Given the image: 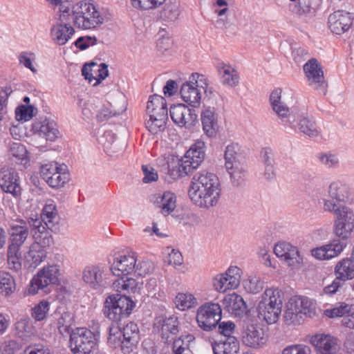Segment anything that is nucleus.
Here are the masks:
<instances>
[{
  "label": "nucleus",
  "instance_id": "45",
  "mask_svg": "<svg viewBox=\"0 0 354 354\" xmlns=\"http://www.w3.org/2000/svg\"><path fill=\"white\" fill-rule=\"evenodd\" d=\"M257 309L259 317L263 319L268 324H272L278 320L282 308L265 306L258 307Z\"/></svg>",
  "mask_w": 354,
  "mask_h": 354
},
{
  "label": "nucleus",
  "instance_id": "41",
  "mask_svg": "<svg viewBox=\"0 0 354 354\" xmlns=\"http://www.w3.org/2000/svg\"><path fill=\"white\" fill-rule=\"evenodd\" d=\"M147 114H167V107L165 99L159 95L150 97L147 104Z\"/></svg>",
  "mask_w": 354,
  "mask_h": 354
},
{
  "label": "nucleus",
  "instance_id": "37",
  "mask_svg": "<svg viewBox=\"0 0 354 354\" xmlns=\"http://www.w3.org/2000/svg\"><path fill=\"white\" fill-rule=\"evenodd\" d=\"M218 71L221 75V82L223 84L235 86L238 84L239 77L237 71L230 65L220 64L218 66Z\"/></svg>",
  "mask_w": 354,
  "mask_h": 354
},
{
  "label": "nucleus",
  "instance_id": "44",
  "mask_svg": "<svg viewBox=\"0 0 354 354\" xmlns=\"http://www.w3.org/2000/svg\"><path fill=\"white\" fill-rule=\"evenodd\" d=\"M15 288L16 284L13 277L7 272L0 271V295L9 296Z\"/></svg>",
  "mask_w": 354,
  "mask_h": 354
},
{
  "label": "nucleus",
  "instance_id": "12",
  "mask_svg": "<svg viewBox=\"0 0 354 354\" xmlns=\"http://www.w3.org/2000/svg\"><path fill=\"white\" fill-rule=\"evenodd\" d=\"M222 310L218 304L206 303L198 308L196 315L197 323L204 330L216 328L221 319Z\"/></svg>",
  "mask_w": 354,
  "mask_h": 354
},
{
  "label": "nucleus",
  "instance_id": "33",
  "mask_svg": "<svg viewBox=\"0 0 354 354\" xmlns=\"http://www.w3.org/2000/svg\"><path fill=\"white\" fill-rule=\"evenodd\" d=\"M41 216L48 229L53 231L55 224L58 223L59 215L56 203L53 200H48L43 207Z\"/></svg>",
  "mask_w": 354,
  "mask_h": 354
},
{
  "label": "nucleus",
  "instance_id": "49",
  "mask_svg": "<svg viewBox=\"0 0 354 354\" xmlns=\"http://www.w3.org/2000/svg\"><path fill=\"white\" fill-rule=\"evenodd\" d=\"M107 342L112 348L120 346L122 351V333L118 326L114 324L109 326Z\"/></svg>",
  "mask_w": 354,
  "mask_h": 354
},
{
  "label": "nucleus",
  "instance_id": "26",
  "mask_svg": "<svg viewBox=\"0 0 354 354\" xmlns=\"http://www.w3.org/2000/svg\"><path fill=\"white\" fill-rule=\"evenodd\" d=\"M346 244L339 240H333L329 244L311 250L312 255L319 260H328L339 255Z\"/></svg>",
  "mask_w": 354,
  "mask_h": 354
},
{
  "label": "nucleus",
  "instance_id": "30",
  "mask_svg": "<svg viewBox=\"0 0 354 354\" xmlns=\"http://www.w3.org/2000/svg\"><path fill=\"white\" fill-rule=\"evenodd\" d=\"M201 117L203 129L205 135L209 138L215 136L218 129L215 108L204 106Z\"/></svg>",
  "mask_w": 354,
  "mask_h": 354
},
{
  "label": "nucleus",
  "instance_id": "36",
  "mask_svg": "<svg viewBox=\"0 0 354 354\" xmlns=\"http://www.w3.org/2000/svg\"><path fill=\"white\" fill-rule=\"evenodd\" d=\"M335 275L343 281L354 278V261L350 257L339 261L335 268Z\"/></svg>",
  "mask_w": 354,
  "mask_h": 354
},
{
  "label": "nucleus",
  "instance_id": "17",
  "mask_svg": "<svg viewBox=\"0 0 354 354\" xmlns=\"http://www.w3.org/2000/svg\"><path fill=\"white\" fill-rule=\"evenodd\" d=\"M281 90L274 89L270 94V101L273 111L277 114L283 125L292 126L295 115L290 113L289 108L281 102Z\"/></svg>",
  "mask_w": 354,
  "mask_h": 354
},
{
  "label": "nucleus",
  "instance_id": "47",
  "mask_svg": "<svg viewBox=\"0 0 354 354\" xmlns=\"http://www.w3.org/2000/svg\"><path fill=\"white\" fill-rule=\"evenodd\" d=\"M32 236L35 241L31 245H37V248L44 249L45 251L54 243L53 236L47 230L37 234L35 233V235H32Z\"/></svg>",
  "mask_w": 354,
  "mask_h": 354
},
{
  "label": "nucleus",
  "instance_id": "1",
  "mask_svg": "<svg viewBox=\"0 0 354 354\" xmlns=\"http://www.w3.org/2000/svg\"><path fill=\"white\" fill-rule=\"evenodd\" d=\"M221 192V184L217 176L203 171L193 176L188 195L196 206L209 209L218 204Z\"/></svg>",
  "mask_w": 354,
  "mask_h": 354
},
{
  "label": "nucleus",
  "instance_id": "13",
  "mask_svg": "<svg viewBox=\"0 0 354 354\" xmlns=\"http://www.w3.org/2000/svg\"><path fill=\"white\" fill-rule=\"evenodd\" d=\"M304 71L308 80V84L315 89L325 93L327 86L324 71L318 61L312 58L304 65Z\"/></svg>",
  "mask_w": 354,
  "mask_h": 354
},
{
  "label": "nucleus",
  "instance_id": "8",
  "mask_svg": "<svg viewBox=\"0 0 354 354\" xmlns=\"http://www.w3.org/2000/svg\"><path fill=\"white\" fill-rule=\"evenodd\" d=\"M335 215L334 232L335 234L346 241L354 230V209L346 205L335 207L334 210H326Z\"/></svg>",
  "mask_w": 354,
  "mask_h": 354
},
{
  "label": "nucleus",
  "instance_id": "63",
  "mask_svg": "<svg viewBox=\"0 0 354 354\" xmlns=\"http://www.w3.org/2000/svg\"><path fill=\"white\" fill-rule=\"evenodd\" d=\"M153 265L149 261H141L135 265V271L133 274L135 277H145L153 270Z\"/></svg>",
  "mask_w": 354,
  "mask_h": 354
},
{
  "label": "nucleus",
  "instance_id": "23",
  "mask_svg": "<svg viewBox=\"0 0 354 354\" xmlns=\"http://www.w3.org/2000/svg\"><path fill=\"white\" fill-rule=\"evenodd\" d=\"M274 252L279 258L283 259L290 266L299 264L301 261L298 250L288 242H279L274 248Z\"/></svg>",
  "mask_w": 354,
  "mask_h": 354
},
{
  "label": "nucleus",
  "instance_id": "6",
  "mask_svg": "<svg viewBox=\"0 0 354 354\" xmlns=\"http://www.w3.org/2000/svg\"><path fill=\"white\" fill-rule=\"evenodd\" d=\"M99 339V333L85 327H78L70 333L69 347L73 354H91Z\"/></svg>",
  "mask_w": 354,
  "mask_h": 354
},
{
  "label": "nucleus",
  "instance_id": "4",
  "mask_svg": "<svg viewBox=\"0 0 354 354\" xmlns=\"http://www.w3.org/2000/svg\"><path fill=\"white\" fill-rule=\"evenodd\" d=\"M205 142L197 140L176 162L168 164V174L172 179L185 176L198 167L205 158Z\"/></svg>",
  "mask_w": 354,
  "mask_h": 354
},
{
  "label": "nucleus",
  "instance_id": "7",
  "mask_svg": "<svg viewBox=\"0 0 354 354\" xmlns=\"http://www.w3.org/2000/svg\"><path fill=\"white\" fill-rule=\"evenodd\" d=\"M133 306L134 304L129 297L115 294L106 299L102 311L106 318L117 322L130 315Z\"/></svg>",
  "mask_w": 354,
  "mask_h": 354
},
{
  "label": "nucleus",
  "instance_id": "2",
  "mask_svg": "<svg viewBox=\"0 0 354 354\" xmlns=\"http://www.w3.org/2000/svg\"><path fill=\"white\" fill-rule=\"evenodd\" d=\"M59 12V21H70L72 26L81 30L95 29L104 23L102 15L88 2L80 1L72 8L61 6Z\"/></svg>",
  "mask_w": 354,
  "mask_h": 354
},
{
  "label": "nucleus",
  "instance_id": "42",
  "mask_svg": "<svg viewBox=\"0 0 354 354\" xmlns=\"http://www.w3.org/2000/svg\"><path fill=\"white\" fill-rule=\"evenodd\" d=\"M298 309L291 299L286 306L283 315L284 322L287 325H299L304 321V318Z\"/></svg>",
  "mask_w": 354,
  "mask_h": 354
},
{
  "label": "nucleus",
  "instance_id": "57",
  "mask_svg": "<svg viewBox=\"0 0 354 354\" xmlns=\"http://www.w3.org/2000/svg\"><path fill=\"white\" fill-rule=\"evenodd\" d=\"M21 348V344L17 340L6 339L0 345V354H15Z\"/></svg>",
  "mask_w": 354,
  "mask_h": 354
},
{
  "label": "nucleus",
  "instance_id": "20",
  "mask_svg": "<svg viewBox=\"0 0 354 354\" xmlns=\"http://www.w3.org/2000/svg\"><path fill=\"white\" fill-rule=\"evenodd\" d=\"M328 27L337 35H341L347 31L353 24V18L350 13L337 10L330 14L328 19Z\"/></svg>",
  "mask_w": 354,
  "mask_h": 354
},
{
  "label": "nucleus",
  "instance_id": "48",
  "mask_svg": "<svg viewBox=\"0 0 354 354\" xmlns=\"http://www.w3.org/2000/svg\"><path fill=\"white\" fill-rule=\"evenodd\" d=\"M37 245H30L29 251L26 256L28 261H31L34 267L39 265L46 258L47 252L44 249L37 248Z\"/></svg>",
  "mask_w": 354,
  "mask_h": 354
},
{
  "label": "nucleus",
  "instance_id": "52",
  "mask_svg": "<svg viewBox=\"0 0 354 354\" xmlns=\"http://www.w3.org/2000/svg\"><path fill=\"white\" fill-rule=\"evenodd\" d=\"M230 176L231 183L234 186H241L244 180L245 176V170L243 165L234 166L231 169H226Z\"/></svg>",
  "mask_w": 354,
  "mask_h": 354
},
{
  "label": "nucleus",
  "instance_id": "54",
  "mask_svg": "<svg viewBox=\"0 0 354 354\" xmlns=\"http://www.w3.org/2000/svg\"><path fill=\"white\" fill-rule=\"evenodd\" d=\"M37 113L32 105H20L15 110V118L18 121H28Z\"/></svg>",
  "mask_w": 354,
  "mask_h": 354
},
{
  "label": "nucleus",
  "instance_id": "64",
  "mask_svg": "<svg viewBox=\"0 0 354 354\" xmlns=\"http://www.w3.org/2000/svg\"><path fill=\"white\" fill-rule=\"evenodd\" d=\"M281 354H310V348L305 344H292L285 347Z\"/></svg>",
  "mask_w": 354,
  "mask_h": 354
},
{
  "label": "nucleus",
  "instance_id": "59",
  "mask_svg": "<svg viewBox=\"0 0 354 354\" xmlns=\"http://www.w3.org/2000/svg\"><path fill=\"white\" fill-rule=\"evenodd\" d=\"M351 306L346 304L341 303L338 306L326 309L324 311V315L330 318H335L337 317H343L346 315L347 313H349Z\"/></svg>",
  "mask_w": 354,
  "mask_h": 354
},
{
  "label": "nucleus",
  "instance_id": "32",
  "mask_svg": "<svg viewBox=\"0 0 354 354\" xmlns=\"http://www.w3.org/2000/svg\"><path fill=\"white\" fill-rule=\"evenodd\" d=\"M214 354H236L239 351V342L236 337L221 338L212 344Z\"/></svg>",
  "mask_w": 354,
  "mask_h": 354
},
{
  "label": "nucleus",
  "instance_id": "34",
  "mask_svg": "<svg viewBox=\"0 0 354 354\" xmlns=\"http://www.w3.org/2000/svg\"><path fill=\"white\" fill-rule=\"evenodd\" d=\"M283 292L278 288H267L262 295L261 300L258 307H277L282 308Z\"/></svg>",
  "mask_w": 354,
  "mask_h": 354
},
{
  "label": "nucleus",
  "instance_id": "9",
  "mask_svg": "<svg viewBox=\"0 0 354 354\" xmlns=\"http://www.w3.org/2000/svg\"><path fill=\"white\" fill-rule=\"evenodd\" d=\"M39 171L41 178L53 188L62 187L69 180L67 166L55 161L42 165Z\"/></svg>",
  "mask_w": 354,
  "mask_h": 354
},
{
  "label": "nucleus",
  "instance_id": "24",
  "mask_svg": "<svg viewBox=\"0 0 354 354\" xmlns=\"http://www.w3.org/2000/svg\"><path fill=\"white\" fill-rule=\"evenodd\" d=\"M242 341L245 346L257 348L266 344L267 338L262 328L250 324L243 331Z\"/></svg>",
  "mask_w": 354,
  "mask_h": 354
},
{
  "label": "nucleus",
  "instance_id": "60",
  "mask_svg": "<svg viewBox=\"0 0 354 354\" xmlns=\"http://www.w3.org/2000/svg\"><path fill=\"white\" fill-rule=\"evenodd\" d=\"M49 310V303L41 301L32 309V316L37 321L43 320Z\"/></svg>",
  "mask_w": 354,
  "mask_h": 354
},
{
  "label": "nucleus",
  "instance_id": "51",
  "mask_svg": "<svg viewBox=\"0 0 354 354\" xmlns=\"http://www.w3.org/2000/svg\"><path fill=\"white\" fill-rule=\"evenodd\" d=\"M177 307L185 310L194 307L197 305V299L194 296L189 293H179L176 298Z\"/></svg>",
  "mask_w": 354,
  "mask_h": 354
},
{
  "label": "nucleus",
  "instance_id": "55",
  "mask_svg": "<svg viewBox=\"0 0 354 354\" xmlns=\"http://www.w3.org/2000/svg\"><path fill=\"white\" fill-rule=\"evenodd\" d=\"M213 285L215 289L220 292H224L229 289H234L238 287L237 286H232V283H230L229 277L224 273L218 274L214 277Z\"/></svg>",
  "mask_w": 354,
  "mask_h": 354
},
{
  "label": "nucleus",
  "instance_id": "56",
  "mask_svg": "<svg viewBox=\"0 0 354 354\" xmlns=\"http://www.w3.org/2000/svg\"><path fill=\"white\" fill-rule=\"evenodd\" d=\"M8 263L10 266V268L18 270L21 268V249L15 248H8Z\"/></svg>",
  "mask_w": 354,
  "mask_h": 354
},
{
  "label": "nucleus",
  "instance_id": "38",
  "mask_svg": "<svg viewBox=\"0 0 354 354\" xmlns=\"http://www.w3.org/2000/svg\"><path fill=\"white\" fill-rule=\"evenodd\" d=\"M157 200L156 205L164 216L170 214L176 207V196L171 192H165Z\"/></svg>",
  "mask_w": 354,
  "mask_h": 354
},
{
  "label": "nucleus",
  "instance_id": "10",
  "mask_svg": "<svg viewBox=\"0 0 354 354\" xmlns=\"http://www.w3.org/2000/svg\"><path fill=\"white\" fill-rule=\"evenodd\" d=\"M59 269L57 265H48L40 270L30 281L28 292L35 295L39 290L47 292L46 289L50 285L59 283Z\"/></svg>",
  "mask_w": 354,
  "mask_h": 354
},
{
  "label": "nucleus",
  "instance_id": "19",
  "mask_svg": "<svg viewBox=\"0 0 354 354\" xmlns=\"http://www.w3.org/2000/svg\"><path fill=\"white\" fill-rule=\"evenodd\" d=\"M317 354H336L339 348V339L330 335L317 334L311 339Z\"/></svg>",
  "mask_w": 354,
  "mask_h": 354
},
{
  "label": "nucleus",
  "instance_id": "46",
  "mask_svg": "<svg viewBox=\"0 0 354 354\" xmlns=\"http://www.w3.org/2000/svg\"><path fill=\"white\" fill-rule=\"evenodd\" d=\"M16 334L19 337L25 339L35 333L32 321L29 317L21 319L15 324Z\"/></svg>",
  "mask_w": 354,
  "mask_h": 354
},
{
  "label": "nucleus",
  "instance_id": "16",
  "mask_svg": "<svg viewBox=\"0 0 354 354\" xmlns=\"http://www.w3.org/2000/svg\"><path fill=\"white\" fill-rule=\"evenodd\" d=\"M32 130L35 136L50 142L55 141L60 134L57 123L49 118L35 122L32 125Z\"/></svg>",
  "mask_w": 354,
  "mask_h": 354
},
{
  "label": "nucleus",
  "instance_id": "53",
  "mask_svg": "<svg viewBox=\"0 0 354 354\" xmlns=\"http://www.w3.org/2000/svg\"><path fill=\"white\" fill-rule=\"evenodd\" d=\"M35 60L36 55L31 51H23L18 55L19 64L29 69L33 73H35L37 71L35 66Z\"/></svg>",
  "mask_w": 354,
  "mask_h": 354
},
{
  "label": "nucleus",
  "instance_id": "31",
  "mask_svg": "<svg viewBox=\"0 0 354 354\" xmlns=\"http://www.w3.org/2000/svg\"><path fill=\"white\" fill-rule=\"evenodd\" d=\"M223 306L229 313L236 317L242 316L246 310V304L243 297L234 292L225 296Z\"/></svg>",
  "mask_w": 354,
  "mask_h": 354
},
{
  "label": "nucleus",
  "instance_id": "3",
  "mask_svg": "<svg viewBox=\"0 0 354 354\" xmlns=\"http://www.w3.org/2000/svg\"><path fill=\"white\" fill-rule=\"evenodd\" d=\"M136 261V257L133 252L114 255L111 270L113 275L119 277L113 283V288L117 292H137L138 283L132 277Z\"/></svg>",
  "mask_w": 354,
  "mask_h": 354
},
{
  "label": "nucleus",
  "instance_id": "14",
  "mask_svg": "<svg viewBox=\"0 0 354 354\" xmlns=\"http://www.w3.org/2000/svg\"><path fill=\"white\" fill-rule=\"evenodd\" d=\"M169 113L173 122L179 127H189L197 119L195 111L183 104L171 106Z\"/></svg>",
  "mask_w": 354,
  "mask_h": 354
},
{
  "label": "nucleus",
  "instance_id": "61",
  "mask_svg": "<svg viewBox=\"0 0 354 354\" xmlns=\"http://www.w3.org/2000/svg\"><path fill=\"white\" fill-rule=\"evenodd\" d=\"M317 158L327 168L337 167L339 165V159L335 154L319 153Z\"/></svg>",
  "mask_w": 354,
  "mask_h": 354
},
{
  "label": "nucleus",
  "instance_id": "5",
  "mask_svg": "<svg viewBox=\"0 0 354 354\" xmlns=\"http://www.w3.org/2000/svg\"><path fill=\"white\" fill-rule=\"evenodd\" d=\"M202 91L207 96L213 94L212 88L208 86L206 77L195 73L190 75L188 82L183 84L180 93L184 102L196 107L200 104Z\"/></svg>",
  "mask_w": 354,
  "mask_h": 354
},
{
  "label": "nucleus",
  "instance_id": "25",
  "mask_svg": "<svg viewBox=\"0 0 354 354\" xmlns=\"http://www.w3.org/2000/svg\"><path fill=\"white\" fill-rule=\"evenodd\" d=\"M29 234L27 222L19 219L10 225V243L8 247L21 249Z\"/></svg>",
  "mask_w": 354,
  "mask_h": 354
},
{
  "label": "nucleus",
  "instance_id": "58",
  "mask_svg": "<svg viewBox=\"0 0 354 354\" xmlns=\"http://www.w3.org/2000/svg\"><path fill=\"white\" fill-rule=\"evenodd\" d=\"M56 315L57 316V326L60 333H70L71 324V317L70 314L67 312H64L62 314H57Z\"/></svg>",
  "mask_w": 354,
  "mask_h": 354
},
{
  "label": "nucleus",
  "instance_id": "11",
  "mask_svg": "<svg viewBox=\"0 0 354 354\" xmlns=\"http://www.w3.org/2000/svg\"><path fill=\"white\" fill-rule=\"evenodd\" d=\"M349 194L350 188L346 184L339 180L332 182L328 187L327 197L323 198L324 210H334L342 206L341 203L346 202Z\"/></svg>",
  "mask_w": 354,
  "mask_h": 354
},
{
  "label": "nucleus",
  "instance_id": "15",
  "mask_svg": "<svg viewBox=\"0 0 354 354\" xmlns=\"http://www.w3.org/2000/svg\"><path fill=\"white\" fill-rule=\"evenodd\" d=\"M179 322L176 316L169 317H160L156 319L154 327L160 330V335L165 343H168L174 339L179 332Z\"/></svg>",
  "mask_w": 354,
  "mask_h": 354
},
{
  "label": "nucleus",
  "instance_id": "43",
  "mask_svg": "<svg viewBox=\"0 0 354 354\" xmlns=\"http://www.w3.org/2000/svg\"><path fill=\"white\" fill-rule=\"evenodd\" d=\"M194 339V337L192 335H181L174 339L172 344V354H191L189 342Z\"/></svg>",
  "mask_w": 354,
  "mask_h": 354
},
{
  "label": "nucleus",
  "instance_id": "50",
  "mask_svg": "<svg viewBox=\"0 0 354 354\" xmlns=\"http://www.w3.org/2000/svg\"><path fill=\"white\" fill-rule=\"evenodd\" d=\"M9 153L21 164L26 165L28 162V151L26 147L19 142H12L10 145Z\"/></svg>",
  "mask_w": 354,
  "mask_h": 354
},
{
  "label": "nucleus",
  "instance_id": "28",
  "mask_svg": "<svg viewBox=\"0 0 354 354\" xmlns=\"http://www.w3.org/2000/svg\"><path fill=\"white\" fill-rule=\"evenodd\" d=\"M53 25L50 29V35L53 41L57 45H64L75 33L71 22L61 21Z\"/></svg>",
  "mask_w": 354,
  "mask_h": 354
},
{
  "label": "nucleus",
  "instance_id": "35",
  "mask_svg": "<svg viewBox=\"0 0 354 354\" xmlns=\"http://www.w3.org/2000/svg\"><path fill=\"white\" fill-rule=\"evenodd\" d=\"M224 158L226 169H231L234 166L243 165L241 163L242 154L241 153V147L237 143H232L226 147Z\"/></svg>",
  "mask_w": 354,
  "mask_h": 354
},
{
  "label": "nucleus",
  "instance_id": "29",
  "mask_svg": "<svg viewBox=\"0 0 354 354\" xmlns=\"http://www.w3.org/2000/svg\"><path fill=\"white\" fill-rule=\"evenodd\" d=\"M82 74L89 82L96 80L94 84H97L108 76V66L104 63H102L99 66L94 62L86 64L82 67Z\"/></svg>",
  "mask_w": 354,
  "mask_h": 354
},
{
  "label": "nucleus",
  "instance_id": "40",
  "mask_svg": "<svg viewBox=\"0 0 354 354\" xmlns=\"http://www.w3.org/2000/svg\"><path fill=\"white\" fill-rule=\"evenodd\" d=\"M293 303L301 313L304 318L313 317L316 314V304L307 297H299L294 300Z\"/></svg>",
  "mask_w": 354,
  "mask_h": 354
},
{
  "label": "nucleus",
  "instance_id": "39",
  "mask_svg": "<svg viewBox=\"0 0 354 354\" xmlns=\"http://www.w3.org/2000/svg\"><path fill=\"white\" fill-rule=\"evenodd\" d=\"M149 119L146 122V127L152 134H157L165 129L168 114H148Z\"/></svg>",
  "mask_w": 354,
  "mask_h": 354
},
{
  "label": "nucleus",
  "instance_id": "21",
  "mask_svg": "<svg viewBox=\"0 0 354 354\" xmlns=\"http://www.w3.org/2000/svg\"><path fill=\"white\" fill-rule=\"evenodd\" d=\"M122 333V352L129 354L133 351L140 341V330L134 322L127 324L121 330Z\"/></svg>",
  "mask_w": 354,
  "mask_h": 354
},
{
  "label": "nucleus",
  "instance_id": "18",
  "mask_svg": "<svg viewBox=\"0 0 354 354\" xmlns=\"http://www.w3.org/2000/svg\"><path fill=\"white\" fill-rule=\"evenodd\" d=\"M0 187L3 192L15 197L19 196L21 194V188L17 172L12 169H2L0 171Z\"/></svg>",
  "mask_w": 354,
  "mask_h": 354
},
{
  "label": "nucleus",
  "instance_id": "22",
  "mask_svg": "<svg viewBox=\"0 0 354 354\" xmlns=\"http://www.w3.org/2000/svg\"><path fill=\"white\" fill-rule=\"evenodd\" d=\"M105 267L101 264L86 266L82 273L84 281L90 288L98 290L104 286Z\"/></svg>",
  "mask_w": 354,
  "mask_h": 354
},
{
  "label": "nucleus",
  "instance_id": "62",
  "mask_svg": "<svg viewBox=\"0 0 354 354\" xmlns=\"http://www.w3.org/2000/svg\"><path fill=\"white\" fill-rule=\"evenodd\" d=\"M244 286L247 291L257 294L263 290V281L257 277H252L245 281Z\"/></svg>",
  "mask_w": 354,
  "mask_h": 354
},
{
  "label": "nucleus",
  "instance_id": "27",
  "mask_svg": "<svg viewBox=\"0 0 354 354\" xmlns=\"http://www.w3.org/2000/svg\"><path fill=\"white\" fill-rule=\"evenodd\" d=\"M283 126L294 129L295 131L299 130L304 134L312 138L317 137L319 134V130L315 121L311 118L304 114L298 115L297 117L295 115L292 126Z\"/></svg>",
  "mask_w": 354,
  "mask_h": 354
}]
</instances>
